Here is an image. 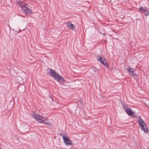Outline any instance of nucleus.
I'll return each mask as SVG.
<instances>
[{
  "label": "nucleus",
  "mask_w": 149,
  "mask_h": 149,
  "mask_svg": "<svg viewBox=\"0 0 149 149\" xmlns=\"http://www.w3.org/2000/svg\"><path fill=\"white\" fill-rule=\"evenodd\" d=\"M17 3L20 7L22 11L27 15H30L32 13V10L28 8V5L26 3L21 1H17Z\"/></svg>",
  "instance_id": "f257e3e1"
},
{
  "label": "nucleus",
  "mask_w": 149,
  "mask_h": 149,
  "mask_svg": "<svg viewBox=\"0 0 149 149\" xmlns=\"http://www.w3.org/2000/svg\"><path fill=\"white\" fill-rule=\"evenodd\" d=\"M32 116L36 120L40 123H43L45 125L49 126L50 123L47 121V119L43 116H41L38 114L34 113L32 114Z\"/></svg>",
  "instance_id": "f03ea898"
},
{
  "label": "nucleus",
  "mask_w": 149,
  "mask_h": 149,
  "mask_svg": "<svg viewBox=\"0 0 149 149\" xmlns=\"http://www.w3.org/2000/svg\"><path fill=\"white\" fill-rule=\"evenodd\" d=\"M138 124L140 126L141 130H143L145 133H146L148 132V130L147 126L145 122L140 116L139 117Z\"/></svg>",
  "instance_id": "7ed1b4c3"
},
{
  "label": "nucleus",
  "mask_w": 149,
  "mask_h": 149,
  "mask_svg": "<svg viewBox=\"0 0 149 149\" xmlns=\"http://www.w3.org/2000/svg\"><path fill=\"white\" fill-rule=\"evenodd\" d=\"M96 57L97 60L102 64L104 65H107V61L104 57L100 56H97Z\"/></svg>",
  "instance_id": "20e7f679"
},
{
  "label": "nucleus",
  "mask_w": 149,
  "mask_h": 149,
  "mask_svg": "<svg viewBox=\"0 0 149 149\" xmlns=\"http://www.w3.org/2000/svg\"><path fill=\"white\" fill-rule=\"evenodd\" d=\"M139 12L140 13H144V15L147 16L149 15V11L148 9L146 7H145L144 8L141 6L139 8Z\"/></svg>",
  "instance_id": "39448f33"
},
{
  "label": "nucleus",
  "mask_w": 149,
  "mask_h": 149,
  "mask_svg": "<svg viewBox=\"0 0 149 149\" xmlns=\"http://www.w3.org/2000/svg\"><path fill=\"white\" fill-rule=\"evenodd\" d=\"M61 136L64 142L66 145H71L72 144L71 141L68 138V136L63 134L61 135Z\"/></svg>",
  "instance_id": "423d86ee"
},
{
  "label": "nucleus",
  "mask_w": 149,
  "mask_h": 149,
  "mask_svg": "<svg viewBox=\"0 0 149 149\" xmlns=\"http://www.w3.org/2000/svg\"><path fill=\"white\" fill-rule=\"evenodd\" d=\"M127 70L131 76H133L136 75L135 73L136 71V69L129 67L127 68Z\"/></svg>",
  "instance_id": "0eeeda50"
},
{
  "label": "nucleus",
  "mask_w": 149,
  "mask_h": 149,
  "mask_svg": "<svg viewBox=\"0 0 149 149\" xmlns=\"http://www.w3.org/2000/svg\"><path fill=\"white\" fill-rule=\"evenodd\" d=\"M48 70H49V71H48L49 74L51 77H53L56 80V72L52 69L48 68Z\"/></svg>",
  "instance_id": "6e6552de"
},
{
  "label": "nucleus",
  "mask_w": 149,
  "mask_h": 149,
  "mask_svg": "<svg viewBox=\"0 0 149 149\" xmlns=\"http://www.w3.org/2000/svg\"><path fill=\"white\" fill-rule=\"evenodd\" d=\"M56 80L61 83H63L65 81L63 78L57 73H56Z\"/></svg>",
  "instance_id": "1a4fd4ad"
},
{
  "label": "nucleus",
  "mask_w": 149,
  "mask_h": 149,
  "mask_svg": "<svg viewBox=\"0 0 149 149\" xmlns=\"http://www.w3.org/2000/svg\"><path fill=\"white\" fill-rule=\"evenodd\" d=\"M66 23L67 26L69 29L72 30H73L75 29V27L74 25L70 22H68Z\"/></svg>",
  "instance_id": "9d476101"
},
{
  "label": "nucleus",
  "mask_w": 149,
  "mask_h": 149,
  "mask_svg": "<svg viewBox=\"0 0 149 149\" xmlns=\"http://www.w3.org/2000/svg\"><path fill=\"white\" fill-rule=\"evenodd\" d=\"M127 113L129 116H132L133 115L134 113L131 111V109L130 108H129L128 110L126 111Z\"/></svg>",
  "instance_id": "9b49d317"
},
{
  "label": "nucleus",
  "mask_w": 149,
  "mask_h": 149,
  "mask_svg": "<svg viewBox=\"0 0 149 149\" xmlns=\"http://www.w3.org/2000/svg\"><path fill=\"white\" fill-rule=\"evenodd\" d=\"M122 105L123 108L124 109L125 111H127V110H128L129 109V108H128L129 106L127 104H123Z\"/></svg>",
  "instance_id": "f8f14e48"
},
{
  "label": "nucleus",
  "mask_w": 149,
  "mask_h": 149,
  "mask_svg": "<svg viewBox=\"0 0 149 149\" xmlns=\"http://www.w3.org/2000/svg\"><path fill=\"white\" fill-rule=\"evenodd\" d=\"M133 117H134V118H137V116H136V115H133Z\"/></svg>",
  "instance_id": "ddd939ff"
},
{
  "label": "nucleus",
  "mask_w": 149,
  "mask_h": 149,
  "mask_svg": "<svg viewBox=\"0 0 149 149\" xmlns=\"http://www.w3.org/2000/svg\"><path fill=\"white\" fill-rule=\"evenodd\" d=\"M93 69L94 70V71L95 72H96V71L98 70V69H95V68H93Z\"/></svg>",
  "instance_id": "4468645a"
},
{
  "label": "nucleus",
  "mask_w": 149,
  "mask_h": 149,
  "mask_svg": "<svg viewBox=\"0 0 149 149\" xmlns=\"http://www.w3.org/2000/svg\"><path fill=\"white\" fill-rule=\"evenodd\" d=\"M106 66L107 68H108L109 66L107 65V66Z\"/></svg>",
  "instance_id": "2eb2a0df"
}]
</instances>
